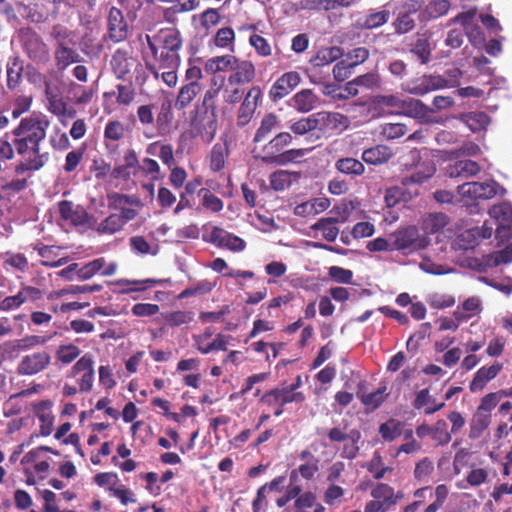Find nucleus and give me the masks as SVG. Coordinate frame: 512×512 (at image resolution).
<instances>
[{"instance_id": "f257e3e1", "label": "nucleus", "mask_w": 512, "mask_h": 512, "mask_svg": "<svg viewBox=\"0 0 512 512\" xmlns=\"http://www.w3.org/2000/svg\"><path fill=\"white\" fill-rule=\"evenodd\" d=\"M49 125L50 120L47 116L33 113L22 118L12 130L15 151L22 157L14 168L16 175L39 171L49 161V153H41L40 149Z\"/></svg>"}, {"instance_id": "f03ea898", "label": "nucleus", "mask_w": 512, "mask_h": 512, "mask_svg": "<svg viewBox=\"0 0 512 512\" xmlns=\"http://www.w3.org/2000/svg\"><path fill=\"white\" fill-rule=\"evenodd\" d=\"M146 41L155 61L153 64L147 63L146 67L156 79L159 78V70L179 67L182 39L177 29H161L153 36L146 35Z\"/></svg>"}, {"instance_id": "7ed1b4c3", "label": "nucleus", "mask_w": 512, "mask_h": 512, "mask_svg": "<svg viewBox=\"0 0 512 512\" xmlns=\"http://www.w3.org/2000/svg\"><path fill=\"white\" fill-rule=\"evenodd\" d=\"M292 141L293 137L289 132H280L266 144L255 146L253 157L267 165H286L305 154L303 149L285 150Z\"/></svg>"}, {"instance_id": "20e7f679", "label": "nucleus", "mask_w": 512, "mask_h": 512, "mask_svg": "<svg viewBox=\"0 0 512 512\" xmlns=\"http://www.w3.org/2000/svg\"><path fill=\"white\" fill-rule=\"evenodd\" d=\"M69 7L68 0H37L24 7V18L34 24L56 21Z\"/></svg>"}, {"instance_id": "39448f33", "label": "nucleus", "mask_w": 512, "mask_h": 512, "mask_svg": "<svg viewBox=\"0 0 512 512\" xmlns=\"http://www.w3.org/2000/svg\"><path fill=\"white\" fill-rule=\"evenodd\" d=\"M19 39L23 52L36 64H47L50 59V49L42 36L31 27L19 31Z\"/></svg>"}, {"instance_id": "423d86ee", "label": "nucleus", "mask_w": 512, "mask_h": 512, "mask_svg": "<svg viewBox=\"0 0 512 512\" xmlns=\"http://www.w3.org/2000/svg\"><path fill=\"white\" fill-rule=\"evenodd\" d=\"M457 193L466 204L479 200L491 199L496 195H504L506 189L495 180L486 182H467L457 187Z\"/></svg>"}, {"instance_id": "0eeeda50", "label": "nucleus", "mask_w": 512, "mask_h": 512, "mask_svg": "<svg viewBox=\"0 0 512 512\" xmlns=\"http://www.w3.org/2000/svg\"><path fill=\"white\" fill-rule=\"evenodd\" d=\"M392 249L398 251L416 252L425 249L430 240L427 236L421 235L416 226H408L398 229L392 234Z\"/></svg>"}, {"instance_id": "6e6552de", "label": "nucleus", "mask_w": 512, "mask_h": 512, "mask_svg": "<svg viewBox=\"0 0 512 512\" xmlns=\"http://www.w3.org/2000/svg\"><path fill=\"white\" fill-rule=\"evenodd\" d=\"M327 437L332 443H344L340 456L344 459L353 460L359 453L358 443L362 437L360 430L352 429L346 432L339 427H332L327 432Z\"/></svg>"}, {"instance_id": "1a4fd4ad", "label": "nucleus", "mask_w": 512, "mask_h": 512, "mask_svg": "<svg viewBox=\"0 0 512 512\" xmlns=\"http://www.w3.org/2000/svg\"><path fill=\"white\" fill-rule=\"evenodd\" d=\"M316 130L323 135H338L349 128V118L339 112L320 111L315 113Z\"/></svg>"}, {"instance_id": "9d476101", "label": "nucleus", "mask_w": 512, "mask_h": 512, "mask_svg": "<svg viewBox=\"0 0 512 512\" xmlns=\"http://www.w3.org/2000/svg\"><path fill=\"white\" fill-rule=\"evenodd\" d=\"M216 132V112L197 110L195 117L191 120L192 135L201 137L205 143H210L214 139Z\"/></svg>"}, {"instance_id": "9b49d317", "label": "nucleus", "mask_w": 512, "mask_h": 512, "mask_svg": "<svg viewBox=\"0 0 512 512\" xmlns=\"http://www.w3.org/2000/svg\"><path fill=\"white\" fill-rule=\"evenodd\" d=\"M52 356L45 350L24 355L17 365V373L22 376H33L46 370L51 364Z\"/></svg>"}, {"instance_id": "f8f14e48", "label": "nucleus", "mask_w": 512, "mask_h": 512, "mask_svg": "<svg viewBox=\"0 0 512 512\" xmlns=\"http://www.w3.org/2000/svg\"><path fill=\"white\" fill-rule=\"evenodd\" d=\"M446 86L447 82H445L444 76L424 74L409 81L405 90L410 94L423 96L430 92L444 89Z\"/></svg>"}, {"instance_id": "ddd939ff", "label": "nucleus", "mask_w": 512, "mask_h": 512, "mask_svg": "<svg viewBox=\"0 0 512 512\" xmlns=\"http://www.w3.org/2000/svg\"><path fill=\"white\" fill-rule=\"evenodd\" d=\"M43 291L37 287L22 284L17 294L5 297L0 302L1 311H11L18 309L24 303L36 302L43 298Z\"/></svg>"}, {"instance_id": "4468645a", "label": "nucleus", "mask_w": 512, "mask_h": 512, "mask_svg": "<svg viewBox=\"0 0 512 512\" xmlns=\"http://www.w3.org/2000/svg\"><path fill=\"white\" fill-rule=\"evenodd\" d=\"M262 98V90L259 86H252L245 94L237 111V125L246 126L254 116V113Z\"/></svg>"}, {"instance_id": "2eb2a0df", "label": "nucleus", "mask_w": 512, "mask_h": 512, "mask_svg": "<svg viewBox=\"0 0 512 512\" xmlns=\"http://www.w3.org/2000/svg\"><path fill=\"white\" fill-rule=\"evenodd\" d=\"M208 242L218 248L228 249L232 252H241L246 248V242L242 238L218 226L212 228Z\"/></svg>"}, {"instance_id": "dca6fc26", "label": "nucleus", "mask_w": 512, "mask_h": 512, "mask_svg": "<svg viewBox=\"0 0 512 512\" xmlns=\"http://www.w3.org/2000/svg\"><path fill=\"white\" fill-rule=\"evenodd\" d=\"M300 81V74L296 71L282 74L271 86L269 98L272 102H278L289 95L300 84Z\"/></svg>"}, {"instance_id": "f3484780", "label": "nucleus", "mask_w": 512, "mask_h": 512, "mask_svg": "<svg viewBox=\"0 0 512 512\" xmlns=\"http://www.w3.org/2000/svg\"><path fill=\"white\" fill-rule=\"evenodd\" d=\"M392 13L394 18L391 26L394 34L402 36L416 29L419 12L394 6Z\"/></svg>"}, {"instance_id": "a211bd4d", "label": "nucleus", "mask_w": 512, "mask_h": 512, "mask_svg": "<svg viewBox=\"0 0 512 512\" xmlns=\"http://www.w3.org/2000/svg\"><path fill=\"white\" fill-rule=\"evenodd\" d=\"M61 219L75 227L85 226L89 223L90 216L81 205H75L72 201L62 200L58 203Z\"/></svg>"}, {"instance_id": "6ab92c4d", "label": "nucleus", "mask_w": 512, "mask_h": 512, "mask_svg": "<svg viewBox=\"0 0 512 512\" xmlns=\"http://www.w3.org/2000/svg\"><path fill=\"white\" fill-rule=\"evenodd\" d=\"M94 361L90 354L83 355L73 366L72 374L82 373L78 380L79 390L81 392H90L94 383Z\"/></svg>"}, {"instance_id": "aec40b11", "label": "nucleus", "mask_w": 512, "mask_h": 512, "mask_svg": "<svg viewBox=\"0 0 512 512\" xmlns=\"http://www.w3.org/2000/svg\"><path fill=\"white\" fill-rule=\"evenodd\" d=\"M107 21L108 35L113 42H122L128 37V24L119 8H110Z\"/></svg>"}, {"instance_id": "412c9836", "label": "nucleus", "mask_w": 512, "mask_h": 512, "mask_svg": "<svg viewBox=\"0 0 512 512\" xmlns=\"http://www.w3.org/2000/svg\"><path fill=\"white\" fill-rule=\"evenodd\" d=\"M231 71L227 78L229 84L245 85L251 83L256 77L255 65L249 60L237 58V63L233 65Z\"/></svg>"}, {"instance_id": "4be33fe9", "label": "nucleus", "mask_w": 512, "mask_h": 512, "mask_svg": "<svg viewBox=\"0 0 512 512\" xmlns=\"http://www.w3.org/2000/svg\"><path fill=\"white\" fill-rule=\"evenodd\" d=\"M136 65H138L137 59L128 51L118 49L112 55L111 67L118 79H125Z\"/></svg>"}, {"instance_id": "5701e85b", "label": "nucleus", "mask_w": 512, "mask_h": 512, "mask_svg": "<svg viewBox=\"0 0 512 512\" xmlns=\"http://www.w3.org/2000/svg\"><path fill=\"white\" fill-rule=\"evenodd\" d=\"M502 369L503 364L500 362H495L490 366H482L479 368L470 382V391L475 393L483 390L486 384L496 378Z\"/></svg>"}, {"instance_id": "b1692460", "label": "nucleus", "mask_w": 512, "mask_h": 512, "mask_svg": "<svg viewBox=\"0 0 512 512\" xmlns=\"http://www.w3.org/2000/svg\"><path fill=\"white\" fill-rule=\"evenodd\" d=\"M52 402L50 400H42L33 404V411L40 421V434L49 436L53 430L54 416L51 411Z\"/></svg>"}, {"instance_id": "393cba45", "label": "nucleus", "mask_w": 512, "mask_h": 512, "mask_svg": "<svg viewBox=\"0 0 512 512\" xmlns=\"http://www.w3.org/2000/svg\"><path fill=\"white\" fill-rule=\"evenodd\" d=\"M480 165L473 160H458L446 167V174L450 178H469L480 173Z\"/></svg>"}, {"instance_id": "a878e982", "label": "nucleus", "mask_w": 512, "mask_h": 512, "mask_svg": "<svg viewBox=\"0 0 512 512\" xmlns=\"http://www.w3.org/2000/svg\"><path fill=\"white\" fill-rule=\"evenodd\" d=\"M45 97L47 99V109L57 117L66 115L67 103L63 99L58 87H52L49 81H45Z\"/></svg>"}, {"instance_id": "bb28decb", "label": "nucleus", "mask_w": 512, "mask_h": 512, "mask_svg": "<svg viewBox=\"0 0 512 512\" xmlns=\"http://www.w3.org/2000/svg\"><path fill=\"white\" fill-rule=\"evenodd\" d=\"M409 47L410 53L416 56L421 64L426 65L430 62L433 49L430 42V35L427 31L417 33L416 39Z\"/></svg>"}, {"instance_id": "cd10ccee", "label": "nucleus", "mask_w": 512, "mask_h": 512, "mask_svg": "<svg viewBox=\"0 0 512 512\" xmlns=\"http://www.w3.org/2000/svg\"><path fill=\"white\" fill-rule=\"evenodd\" d=\"M347 219L348 215L343 211V216L341 218H320L311 226V229L315 231H322V236L326 241L334 242L339 234V228L336 227L335 224L344 223Z\"/></svg>"}, {"instance_id": "c85d7f7f", "label": "nucleus", "mask_w": 512, "mask_h": 512, "mask_svg": "<svg viewBox=\"0 0 512 512\" xmlns=\"http://www.w3.org/2000/svg\"><path fill=\"white\" fill-rule=\"evenodd\" d=\"M390 14V10L385 6L381 10L370 9L367 14L357 20V26L365 30L379 28L389 21Z\"/></svg>"}, {"instance_id": "c756f323", "label": "nucleus", "mask_w": 512, "mask_h": 512, "mask_svg": "<svg viewBox=\"0 0 512 512\" xmlns=\"http://www.w3.org/2000/svg\"><path fill=\"white\" fill-rule=\"evenodd\" d=\"M512 262V242L506 245L502 250L484 255L481 263L477 269L480 272H485L488 268H494L501 264H508Z\"/></svg>"}, {"instance_id": "7c9ffc66", "label": "nucleus", "mask_w": 512, "mask_h": 512, "mask_svg": "<svg viewBox=\"0 0 512 512\" xmlns=\"http://www.w3.org/2000/svg\"><path fill=\"white\" fill-rule=\"evenodd\" d=\"M489 214L500 222L499 227L496 229V236L502 237V233L509 232L510 225L512 224V205L509 203H501L494 205L490 208Z\"/></svg>"}, {"instance_id": "2f4dec72", "label": "nucleus", "mask_w": 512, "mask_h": 512, "mask_svg": "<svg viewBox=\"0 0 512 512\" xmlns=\"http://www.w3.org/2000/svg\"><path fill=\"white\" fill-rule=\"evenodd\" d=\"M449 9L450 2L448 0H431L428 4L423 6L418 14V21L426 24L447 14Z\"/></svg>"}, {"instance_id": "473e14b6", "label": "nucleus", "mask_w": 512, "mask_h": 512, "mask_svg": "<svg viewBox=\"0 0 512 512\" xmlns=\"http://www.w3.org/2000/svg\"><path fill=\"white\" fill-rule=\"evenodd\" d=\"M459 120L473 133L486 130L490 124V117L482 111L464 112L459 115Z\"/></svg>"}, {"instance_id": "72a5a7b5", "label": "nucleus", "mask_w": 512, "mask_h": 512, "mask_svg": "<svg viewBox=\"0 0 512 512\" xmlns=\"http://www.w3.org/2000/svg\"><path fill=\"white\" fill-rule=\"evenodd\" d=\"M292 101L294 108L301 113L310 112L320 104V98L312 89H302L298 91L293 96Z\"/></svg>"}, {"instance_id": "f704fd0d", "label": "nucleus", "mask_w": 512, "mask_h": 512, "mask_svg": "<svg viewBox=\"0 0 512 512\" xmlns=\"http://www.w3.org/2000/svg\"><path fill=\"white\" fill-rule=\"evenodd\" d=\"M482 309L481 299L478 296H471L455 309L453 317L458 321L466 322L473 316L479 315Z\"/></svg>"}, {"instance_id": "c9c22d12", "label": "nucleus", "mask_w": 512, "mask_h": 512, "mask_svg": "<svg viewBox=\"0 0 512 512\" xmlns=\"http://www.w3.org/2000/svg\"><path fill=\"white\" fill-rule=\"evenodd\" d=\"M301 178V172L278 170L273 172L270 177V186L275 191H283L289 188L293 183Z\"/></svg>"}, {"instance_id": "e433bc0d", "label": "nucleus", "mask_w": 512, "mask_h": 512, "mask_svg": "<svg viewBox=\"0 0 512 512\" xmlns=\"http://www.w3.org/2000/svg\"><path fill=\"white\" fill-rule=\"evenodd\" d=\"M393 157L392 150L386 145H375L362 153V160L370 165L387 163Z\"/></svg>"}, {"instance_id": "4c0bfd02", "label": "nucleus", "mask_w": 512, "mask_h": 512, "mask_svg": "<svg viewBox=\"0 0 512 512\" xmlns=\"http://www.w3.org/2000/svg\"><path fill=\"white\" fill-rule=\"evenodd\" d=\"M388 395L387 387L385 385L380 386L377 390L371 393H364L360 390L357 391V397L365 406L367 412L378 409L385 402Z\"/></svg>"}, {"instance_id": "58836bf2", "label": "nucleus", "mask_w": 512, "mask_h": 512, "mask_svg": "<svg viewBox=\"0 0 512 512\" xmlns=\"http://www.w3.org/2000/svg\"><path fill=\"white\" fill-rule=\"evenodd\" d=\"M54 58L59 71H63L71 64L80 61V55L77 51L68 45H62V43L60 46H55Z\"/></svg>"}, {"instance_id": "ea45409f", "label": "nucleus", "mask_w": 512, "mask_h": 512, "mask_svg": "<svg viewBox=\"0 0 512 512\" xmlns=\"http://www.w3.org/2000/svg\"><path fill=\"white\" fill-rule=\"evenodd\" d=\"M491 417V414H486L476 409L469 422L468 437L472 440L480 438L490 426Z\"/></svg>"}, {"instance_id": "a19ab883", "label": "nucleus", "mask_w": 512, "mask_h": 512, "mask_svg": "<svg viewBox=\"0 0 512 512\" xmlns=\"http://www.w3.org/2000/svg\"><path fill=\"white\" fill-rule=\"evenodd\" d=\"M278 127V117L273 113L265 114L261 119L260 125L255 132L253 142L255 144H258L266 140Z\"/></svg>"}, {"instance_id": "79ce46f5", "label": "nucleus", "mask_w": 512, "mask_h": 512, "mask_svg": "<svg viewBox=\"0 0 512 512\" xmlns=\"http://www.w3.org/2000/svg\"><path fill=\"white\" fill-rule=\"evenodd\" d=\"M343 56L342 48L338 46L324 47L317 51L310 63L314 67H322L333 63Z\"/></svg>"}, {"instance_id": "37998d69", "label": "nucleus", "mask_w": 512, "mask_h": 512, "mask_svg": "<svg viewBox=\"0 0 512 512\" xmlns=\"http://www.w3.org/2000/svg\"><path fill=\"white\" fill-rule=\"evenodd\" d=\"M201 90L202 86H195L192 84L182 85L175 99V108L178 111H181L189 107Z\"/></svg>"}, {"instance_id": "c03bdc74", "label": "nucleus", "mask_w": 512, "mask_h": 512, "mask_svg": "<svg viewBox=\"0 0 512 512\" xmlns=\"http://www.w3.org/2000/svg\"><path fill=\"white\" fill-rule=\"evenodd\" d=\"M237 63V57L231 54L215 56L208 59L205 63L207 72L217 74L232 70L233 65Z\"/></svg>"}, {"instance_id": "a18cd8bd", "label": "nucleus", "mask_w": 512, "mask_h": 512, "mask_svg": "<svg viewBox=\"0 0 512 512\" xmlns=\"http://www.w3.org/2000/svg\"><path fill=\"white\" fill-rule=\"evenodd\" d=\"M371 496L375 501H378L382 512H387L392 506H394V498H392V487L386 483H378L371 490Z\"/></svg>"}, {"instance_id": "49530a36", "label": "nucleus", "mask_w": 512, "mask_h": 512, "mask_svg": "<svg viewBox=\"0 0 512 512\" xmlns=\"http://www.w3.org/2000/svg\"><path fill=\"white\" fill-rule=\"evenodd\" d=\"M23 65L18 57L10 58L7 63V88L17 89L22 82Z\"/></svg>"}, {"instance_id": "de8ad7c7", "label": "nucleus", "mask_w": 512, "mask_h": 512, "mask_svg": "<svg viewBox=\"0 0 512 512\" xmlns=\"http://www.w3.org/2000/svg\"><path fill=\"white\" fill-rule=\"evenodd\" d=\"M435 172H436V167L432 162H430L426 165H422L419 170L415 171L411 175L404 176L401 179V183L404 186H410V185H414V184H422L425 181H427L428 179H430L435 174Z\"/></svg>"}, {"instance_id": "09e8293b", "label": "nucleus", "mask_w": 512, "mask_h": 512, "mask_svg": "<svg viewBox=\"0 0 512 512\" xmlns=\"http://www.w3.org/2000/svg\"><path fill=\"white\" fill-rule=\"evenodd\" d=\"M403 427L404 424L400 420L390 418L380 424L378 432L384 441L392 442L402 434Z\"/></svg>"}, {"instance_id": "8fccbe9b", "label": "nucleus", "mask_w": 512, "mask_h": 512, "mask_svg": "<svg viewBox=\"0 0 512 512\" xmlns=\"http://www.w3.org/2000/svg\"><path fill=\"white\" fill-rule=\"evenodd\" d=\"M335 168L346 175L361 176L365 172L364 164L352 157L340 158L335 162Z\"/></svg>"}, {"instance_id": "3c124183", "label": "nucleus", "mask_w": 512, "mask_h": 512, "mask_svg": "<svg viewBox=\"0 0 512 512\" xmlns=\"http://www.w3.org/2000/svg\"><path fill=\"white\" fill-rule=\"evenodd\" d=\"M402 109L405 110V113L408 116L420 120L426 119L431 113H433L432 108L428 107L418 99L404 100Z\"/></svg>"}, {"instance_id": "603ef678", "label": "nucleus", "mask_w": 512, "mask_h": 512, "mask_svg": "<svg viewBox=\"0 0 512 512\" xmlns=\"http://www.w3.org/2000/svg\"><path fill=\"white\" fill-rule=\"evenodd\" d=\"M174 115L170 101H164L157 113L155 122L159 134H165L170 129Z\"/></svg>"}, {"instance_id": "864d4df0", "label": "nucleus", "mask_w": 512, "mask_h": 512, "mask_svg": "<svg viewBox=\"0 0 512 512\" xmlns=\"http://www.w3.org/2000/svg\"><path fill=\"white\" fill-rule=\"evenodd\" d=\"M228 156V148L226 145L216 143L212 147V150L209 155V166L213 172L221 171L226 162V158Z\"/></svg>"}, {"instance_id": "5fc2aeb1", "label": "nucleus", "mask_w": 512, "mask_h": 512, "mask_svg": "<svg viewBox=\"0 0 512 512\" xmlns=\"http://www.w3.org/2000/svg\"><path fill=\"white\" fill-rule=\"evenodd\" d=\"M198 195L201 197V205L204 209L213 213H218L223 210L224 202L208 188H200Z\"/></svg>"}, {"instance_id": "6e6d98bb", "label": "nucleus", "mask_w": 512, "mask_h": 512, "mask_svg": "<svg viewBox=\"0 0 512 512\" xmlns=\"http://www.w3.org/2000/svg\"><path fill=\"white\" fill-rule=\"evenodd\" d=\"M214 45L218 48L235 51V32L230 27L220 28L214 36Z\"/></svg>"}, {"instance_id": "4d7b16f0", "label": "nucleus", "mask_w": 512, "mask_h": 512, "mask_svg": "<svg viewBox=\"0 0 512 512\" xmlns=\"http://www.w3.org/2000/svg\"><path fill=\"white\" fill-rule=\"evenodd\" d=\"M106 264V260L104 257L96 258L83 266L79 267L78 270V280L86 281L91 279L97 274H100V271L104 268Z\"/></svg>"}, {"instance_id": "13d9d810", "label": "nucleus", "mask_w": 512, "mask_h": 512, "mask_svg": "<svg viewBox=\"0 0 512 512\" xmlns=\"http://www.w3.org/2000/svg\"><path fill=\"white\" fill-rule=\"evenodd\" d=\"M452 439L451 432L445 420L439 419L432 426V440L436 446H445Z\"/></svg>"}, {"instance_id": "bf43d9fd", "label": "nucleus", "mask_w": 512, "mask_h": 512, "mask_svg": "<svg viewBox=\"0 0 512 512\" xmlns=\"http://www.w3.org/2000/svg\"><path fill=\"white\" fill-rule=\"evenodd\" d=\"M123 227L124 225L121 217H119L118 214L113 213L99 223L96 231L99 234L112 235L121 231Z\"/></svg>"}, {"instance_id": "052dcab7", "label": "nucleus", "mask_w": 512, "mask_h": 512, "mask_svg": "<svg viewBox=\"0 0 512 512\" xmlns=\"http://www.w3.org/2000/svg\"><path fill=\"white\" fill-rule=\"evenodd\" d=\"M290 130L296 136H303L316 130L315 113L302 117L290 125Z\"/></svg>"}, {"instance_id": "680f3d73", "label": "nucleus", "mask_w": 512, "mask_h": 512, "mask_svg": "<svg viewBox=\"0 0 512 512\" xmlns=\"http://www.w3.org/2000/svg\"><path fill=\"white\" fill-rule=\"evenodd\" d=\"M81 350L73 343L60 345L55 353L57 361L68 365L79 357Z\"/></svg>"}, {"instance_id": "e2e57ef3", "label": "nucleus", "mask_w": 512, "mask_h": 512, "mask_svg": "<svg viewBox=\"0 0 512 512\" xmlns=\"http://www.w3.org/2000/svg\"><path fill=\"white\" fill-rule=\"evenodd\" d=\"M31 247L42 258L40 264L44 267L46 262L53 263L58 252L62 249L61 246L45 245L42 242L32 244Z\"/></svg>"}, {"instance_id": "0e129e2a", "label": "nucleus", "mask_w": 512, "mask_h": 512, "mask_svg": "<svg viewBox=\"0 0 512 512\" xmlns=\"http://www.w3.org/2000/svg\"><path fill=\"white\" fill-rule=\"evenodd\" d=\"M194 319V312L192 311H172L164 315V320L167 325L177 327L192 322Z\"/></svg>"}, {"instance_id": "69168bd1", "label": "nucleus", "mask_w": 512, "mask_h": 512, "mask_svg": "<svg viewBox=\"0 0 512 512\" xmlns=\"http://www.w3.org/2000/svg\"><path fill=\"white\" fill-rule=\"evenodd\" d=\"M3 263L22 273L29 270L28 259L22 253L7 252Z\"/></svg>"}, {"instance_id": "338daca9", "label": "nucleus", "mask_w": 512, "mask_h": 512, "mask_svg": "<svg viewBox=\"0 0 512 512\" xmlns=\"http://www.w3.org/2000/svg\"><path fill=\"white\" fill-rule=\"evenodd\" d=\"M85 150L86 146L82 145L81 147L67 153L65 163L63 165V169L66 173H72L76 170L84 158Z\"/></svg>"}, {"instance_id": "774afa93", "label": "nucleus", "mask_w": 512, "mask_h": 512, "mask_svg": "<svg viewBox=\"0 0 512 512\" xmlns=\"http://www.w3.org/2000/svg\"><path fill=\"white\" fill-rule=\"evenodd\" d=\"M433 471V461L428 457H424L416 463L414 469V477L418 481L427 482Z\"/></svg>"}]
</instances>
